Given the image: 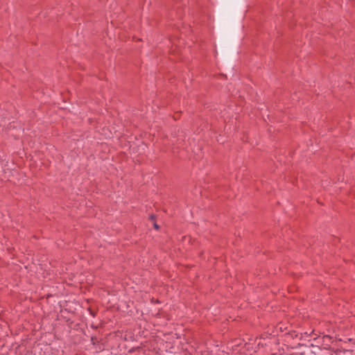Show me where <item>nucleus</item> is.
Instances as JSON below:
<instances>
[{"label": "nucleus", "mask_w": 355, "mask_h": 355, "mask_svg": "<svg viewBox=\"0 0 355 355\" xmlns=\"http://www.w3.org/2000/svg\"><path fill=\"white\" fill-rule=\"evenodd\" d=\"M154 227H155V229H157V230H158V229H159V227H158V225H157V224H155V225H154Z\"/></svg>", "instance_id": "obj_1"}]
</instances>
